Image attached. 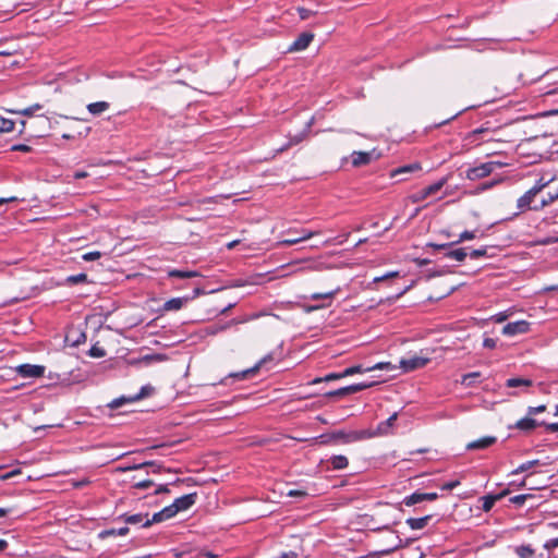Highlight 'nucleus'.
<instances>
[{
  "instance_id": "f257e3e1",
  "label": "nucleus",
  "mask_w": 558,
  "mask_h": 558,
  "mask_svg": "<svg viewBox=\"0 0 558 558\" xmlns=\"http://www.w3.org/2000/svg\"><path fill=\"white\" fill-rule=\"evenodd\" d=\"M197 494L192 493L177 498L170 506L156 512L150 520H146L144 527L150 526L153 523H159L174 517L178 512L185 511L196 502Z\"/></svg>"
},
{
  "instance_id": "f03ea898",
  "label": "nucleus",
  "mask_w": 558,
  "mask_h": 558,
  "mask_svg": "<svg viewBox=\"0 0 558 558\" xmlns=\"http://www.w3.org/2000/svg\"><path fill=\"white\" fill-rule=\"evenodd\" d=\"M547 184H536L527 192H525L517 202V207L519 210L524 211L526 209L534 210L535 197L546 187Z\"/></svg>"
},
{
  "instance_id": "7ed1b4c3",
  "label": "nucleus",
  "mask_w": 558,
  "mask_h": 558,
  "mask_svg": "<svg viewBox=\"0 0 558 558\" xmlns=\"http://www.w3.org/2000/svg\"><path fill=\"white\" fill-rule=\"evenodd\" d=\"M373 432L369 430H352V432H344V430H337L330 434V439L333 440H340L344 444L366 439L373 437Z\"/></svg>"
},
{
  "instance_id": "20e7f679",
  "label": "nucleus",
  "mask_w": 558,
  "mask_h": 558,
  "mask_svg": "<svg viewBox=\"0 0 558 558\" xmlns=\"http://www.w3.org/2000/svg\"><path fill=\"white\" fill-rule=\"evenodd\" d=\"M498 166H500V163L489 161V162H484L476 167L469 168L465 171V178L471 181L483 179V178L489 175L495 170V168Z\"/></svg>"
},
{
  "instance_id": "39448f33",
  "label": "nucleus",
  "mask_w": 558,
  "mask_h": 558,
  "mask_svg": "<svg viewBox=\"0 0 558 558\" xmlns=\"http://www.w3.org/2000/svg\"><path fill=\"white\" fill-rule=\"evenodd\" d=\"M154 387L150 386V385H146L144 387H142L141 391L132 397H129V398H119V399H116L113 400L111 403H110V407L112 409H117L119 408L120 405H122L124 402H135V401H138V400H142L146 397H149L153 392H154Z\"/></svg>"
},
{
  "instance_id": "423d86ee",
  "label": "nucleus",
  "mask_w": 558,
  "mask_h": 558,
  "mask_svg": "<svg viewBox=\"0 0 558 558\" xmlns=\"http://www.w3.org/2000/svg\"><path fill=\"white\" fill-rule=\"evenodd\" d=\"M530 330V323L526 320H518L509 323L502 328V335L513 337L517 335L526 333Z\"/></svg>"
},
{
  "instance_id": "0eeeda50",
  "label": "nucleus",
  "mask_w": 558,
  "mask_h": 558,
  "mask_svg": "<svg viewBox=\"0 0 558 558\" xmlns=\"http://www.w3.org/2000/svg\"><path fill=\"white\" fill-rule=\"evenodd\" d=\"M16 373L23 378H37L44 375L45 367L41 365L22 364L16 367Z\"/></svg>"
},
{
  "instance_id": "6e6552de",
  "label": "nucleus",
  "mask_w": 558,
  "mask_h": 558,
  "mask_svg": "<svg viewBox=\"0 0 558 558\" xmlns=\"http://www.w3.org/2000/svg\"><path fill=\"white\" fill-rule=\"evenodd\" d=\"M314 39V34L304 32L289 46L288 52H298L305 50Z\"/></svg>"
},
{
  "instance_id": "1a4fd4ad",
  "label": "nucleus",
  "mask_w": 558,
  "mask_h": 558,
  "mask_svg": "<svg viewBox=\"0 0 558 558\" xmlns=\"http://www.w3.org/2000/svg\"><path fill=\"white\" fill-rule=\"evenodd\" d=\"M429 362V359L422 356H410L400 361V367L404 372H412L424 367Z\"/></svg>"
},
{
  "instance_id": "9d476101",
  "label": "nucleus",
  "mask_w": 558,
  "mask_h": 558,
  "mask_svg": "<svg viewBox=\"0 0 558 558\" xmlns=\"http://www.w3.org/2000/svg\"><path fill=\"white\" fill-rule=\"evenodd\" d=\"M553 182H548L546 183L549 187L547 194H546V197H543L542 201L538 203V205H536L534 207V210H541L543 209L544 207L548 206L549 204H551L553 202H555L556 199H558V185H554L551 184Z\"/></svg>"
},
{
  "instance_id": "9b49d317",
  "label": "nucleus",
  "mask_w": 558,
  "mask_h": 558,
  "mask_svg": "<svg viewBox=\"0 0 558 558\" xmlns=\"http://www.w3.org/2000/svg\"><path fill=\"white\" fill-rule=\"evenodd\" d=\"M496 437L494 436H485L481 439L471 441L466 445L468 450H482L486 449L489 446L494 445L496 442Z\"/></svg>"
},
{
  "instance_id": "f8f14e48",
  "label": "nucleus",
  "mask_w": 558,
  "mask_h": 558,
  "mask_svg": "<svg viewBox=\"0 0 558 558\" xmlns=\"http://www.w3.org/2000/svg\"><path fill=\"white\" fill-rule=\"evenodd\" d=\"M541 425H543V423H539L535 418H533L532 416L527 415L526 417H523V418L519 420L515 423L514 427L520 429V430L530 432V430H533L534 428H536L537 426H541Z\"/></svg>"
},
{
  "instance_id": "ddd939ff",
  "label": "nucleus",
  "mask_w": 558,
  "mask_h": 558,
  "mask_svg": "<svg viewBox=\"0 0 558 558\" xmlns=\"http://www.w3.org/2000/svg\"><path fill=\"white\" fill-rule=\"evenodd\" d=\"M352 165L354 167H361L371 162V153L367 151H353L352 155Z\"/></svg>"
},
{
  "instance_id": "4468645a",
  "label": "nucleus",
  "mask_w": 558,
  "mask_h": 558,
  "mask_svg": "<svg viewBox=\"0 0 558 558\" xmlns=\"http://www.w3.org/2000/svg\"><path fill=\"white\" fill-rule=\"evenodd\" d=\"M432 518H433V515H430V514L422 517V518H410L407 520V524L412 530H422L425 526H427V524L429 523Z\"/></svg>"
},
{
  "instance_id": "2eb2a0df",
  "label": "nucleus",
  "mask_w": 558,
  "mask_h": 558,
  "mask_svg": "<svg viewBox=\"0 0 558 558\" xmlns=\"http://www.w3.org/2000/svg\"><path fill=\"white\" fill-rule=\"evenodd\" d=\"M398 414L393 413L391 416H389L386 421L381 422L377 426V432L373 433L375 435H385L389 432V429L393 426L395 422L397 421Z\"/></svg>"
},
{
  "instance_id": "dca6fc26",
  "label": "nucleus",
  "mask_w": 558,
  "mask_h": 558,
  "mask_svg": "<svg viewBox=\"0 0 558 558\" xmlns=\"http://www.w3.org/2000/svg\"><path fill=\"white\" fill-rule=\"evenodd\" d=\"M318 233H319L318 231L311 232V231L302 230L301 235L299 238L291 236L289 239L282 240L281 243L287 246L294 245V244H296L301 241L307 240Z\"/></svg>"
},
{
  "instance_id": "f3484780",
  "label": "nucleus",
  "mask_w": 558,
  "mask_h": 558,
  "mask_svg": "<svg viewBox=\"0 0 558 558\" xmlns=\"http://www.w3.org/2000/svg\"><path fill=\"white\" fill-rule=\"evenodd\" d=\"M328 463L331 465L333 470H342L345 469L349 464L348 458L344 456H333L328 460Z\"/></svg>"
},
{
  "instance_id": "a211bd4d",
  "label": "nucleus",
  "mask_w": 558,
  "mask_h": 558,
  "mask_svg": "<svg viewBox=\"0 0 558 558\" xmlns=\"http://www.w3.org/2000/svg\"><path fill=\"white\" fill-rule=\"evenodd\" d=\"M448 182V178L445 177V178H441L440 180H438L437 182L428 185L427 187H425V192L427 194V196H432V195H435L436 193H438L444 186L445 184Z\"/></svg>"
},
{
  "instance_id": "6ab92c4d",
  "label": "nucleus",
  "mask_w": 558,
  "mask_h": 558,
  "mask_svg": "<svg viewBox=\"0 0 558 558\" xmlns=\"http://www.w3.org/2000/svg\"><path fill=\"white\" fill-rule=\"evenodd\" d=\"M108 108H109V104L107 101H97V102L89 104L87 106L88 111L94 116H98V114L105 112Z\"/></svg>"
},
{
  "instance_id": "aec40b11",
  "label": "nucleus",
  "mask_w": 558,
  "mask_h": 558,
  "mask_svg": "<svg viewBox=\"0 0 558 558\" xmlns=\"http://www.w3.org/2000/svg\"><path fill=\"white\" fill-rule=\"evenodd\" d=\"M446 257L462 262L468 256L466 250L464 247L456 248V250H449L445 254Z\"/></svg>"
},
{
  "instance_id": "412c9836",
  "label": "nucleus",
  "mask_w": 558,
  "mask_h": 558,
  "mask_svg": "<svg viewBox=\"0 0 558 558\" xmlns=\"http://www.w3.org/2000/svg\"><path fill=\"white\" fill-rule=\"evenodd\" d=\"M129 527L128 526H123V527H120V529H109V530H104L99 533V537L100 538H107L109 536H114V535H120V536H124L129 533Z\"/></svg>"
},
{
  "instance_id": "4be33fe9",
  "label": "nucleus",
  "mask_w": 558,
  "mask_h": 558,
  "mask_svg": "<svg viewBox=\"0 0 558 558\" xmlns=\"http://www.w3.org/2000/svg\"><path fill=\"white\" fill-rule=\"evenodd\" d=\"M420 170H421V165L418 162H414V163L407 165V166H403V167H400V168L393 170L391 173V177H397L399 174L415 172V171H420Z\"/></svg>"
},
{
  "instance_id": "5701e85b",
  "label": "nucleus",
  "mask_w": 558,
  "mask_h": 558,
  "mask_svg": "<svg viewBox=\"0 0 558 558\" xmlns=\"http://www.w3.org/2000/svg\"><path fill=\"white\" fill-rule=\"evenodd\" d=\"M186 302V299L182 298H174L169 301H167L163 305V308L166 311H178L181 310L184 303Z\"/></svg>"
},
{
  "instance_id": "b1692460",
  "label": "nucleus",
  "mask_w": 558,
  "mask_h": 558,
  "mask_svg": "<svg viewBox=\"0 0 558 558\" xmlns=\"http://www.w3.org/2000/svg\"><path fill=\"white\" fill-rule=\"evenodd\" d=\"M171 278L187 279L198 276L196 271L172 269L168 272Z\"/></svg>"
},
{
  "instance_id": "393cba45",
  "label": "nucleus",
  "mask_w": 558,
  "mask_h": 558,
  "mask_svg": "<svg viewBox=\"0 0 558 558\" xmlns=\"http://www.w3.org/2000/svg\"><path fill=\"white\" fill-rule=\"evenodd\" d=\"M423 501H425L424 493H420V492H415L412 495L407 496L403 499V504L409 507L420 504V502H423Z\"/></svg>"
},
{
  "instance_id": "a878e982",
  "label": "nucleus",
  "mask_w": 558,
  "mask_h": 558,
  "mask_svg": "<svg viewBox=\"0 0 558 558\" xmlns=\"http://www.w3.org/2000/svg\"><path fill=\"white\" fill-rule=\"evenodd\" d=\"M351 393H353L352 385L339 388L337 390L329 391V392L326 393V397H328V398H336V397L337 398H342V397H345V396L351 395Z\"/></svg>"
},
{
  "instance_id": "bb28decb",
  "label": "nucleus",
  "mask_w": 558,
  "mask_h": 558,
  "mask_svg": "<svg viewBox=\"0 0 558 558\" xmlns=\"http://www.w3.org/2000/svg\"><path fill=\"white\" fill-rule=\"evenodd\" d=\"M123 517H124L125 523H128V524L142 523L143 526H144V523L146 522V520H148L147 514H142V513L132 514V515H123Z\"/></svg>"
},
{
  "instance_id": "cd10ccee",
  "label": "nucleus",
  "mask_w": 558,
  "mask_h": 558,
  "mask_svg": "<svg viewBox=\"0 0 558 558\" xmlns=\"http://www.w3.org/2000/svg\"><path fill=\"white\" fill-rule=\"evenodd\" d=\"M146 466H155V461H146V462H142V463L133 464V465H123V466H119L117 470L120 472H128V471H132V470L144 469Z\"/></svg>"
},
{
  "instance_id": "c85d7f7f",
  "label": "nucleus",
  "mask_w": 558,
  "mask_h": 558,
  "mask_svg": "<svg viewBox=\"0 0 558 558\" xmlns=\"http://www.w3.org/2000/svg\"><path fill=\"white\" fill-rule=\"evenodd\" d=\"M531 385H532V380L524 379V378H509L506 381V386L509 388H514V387H520V386L529 387Z\"/></svg>"
},
{
  "instance_id": "c756f323",
  "label": "nucleus",
  "mask_w": 558,
  "mask_h": 558,
  "mask_svg": "<svg viewBox=\"0 0 558 558\" xmlns=\"http://www.w3.org/2000/svg\"><path fill=\"white\" fill-rule=\"evenodd\" d=\"M270 359H271V356H270V355L265 356L263 360H260V361L258 362V364H257L254 368H252V369H246V371L241 372V373L232 374L231 376L236 377V378H240V379H244V378H246V377H247V375H248V374H251V373L255 372L256 369H258V368L260 367V365H263L264 363H266V362H267L268 360H270Z\"/></svg>"
},
{
  "instance_id": "7c9ffc66",
  "label": "nucleus",
  "mask_w": 558,
  "mask_h": 558,
  "mask_svg": "<svg viewBox=\"0 0 558 558\" xmlns=\"http://www.w3.org/2000/svg\"><path fill=\"white\" fill-rule=\"evenodd\" d=\"M165 360H166V355H163V354H147V355H144L140 360V362L144 363L145 365H148V364H151L155 362H162Z\"/></svg>"
},
{
  "instance_id": "2f4dec72",
  "label": "nucleus",
  "mask_w": 558,
  "mask_h": 558,
  "mask_svg": "<svg viewBox=\"0 0 558 558\" xmlns=\"http://www.w3.org/2000/svg\"><path fill=\"white\" fill-rule=\"evenodd\" d=\"M515 553L520 558H531L534 554V549L529 545H522L517 547Z\"/></svg>"
},
{
  "instance_id": "473e14b6",
  "label": "nucleus",
  "mask_w": 558,
  "mask_h": 558,
  "mask_svg": "<svg viewBox=\"0 0 558 558\" xmlns=\"http://www.w3.org/2000/svg\"><path fill=\"white\" fill-rule=\"evenodd\" d=\"M538 464H539L538 460H532V461L524 462V463L520 464L515 470H513L512 474L523 473V472L529 471L530 469H532L533 466L538 465Z\"/></svg>"
},
{
  "instance_id": "72a5a7b5",
  "label": "nucleus",
  "mask_w": 558,
  "mask_h": 558,
  "mask_svg": "<svg viewBox=\"0 0 558 558\" xmlns=\"http://www.w3.org/2000/svg\"><path fill=\"white\" fill-rule=\"evenodd\" d=\"M339 291H340V288H337V289L326 292V293H313L311 295V299L312 300H332Z\"/></svg>"
},
{
  "instance_id": "f704fd0d",
  "label": "nucleus",
  "mask_w": 558,
  "mask_h": 558,
  "mask_svg": "<svg viewBox=\"0 0 558 558\" xmlns=\"http://www.w3.org/2000/svg\"><path fill=\"white\" fill-rule=\"evenodd\" d=\"M14 125L15 123L12 120L0 117V133L12 132Z\"/></svg>"
},
{
  "instance_id": "c9c22d12",
  "label": "nucleus",
  "mask_w": 558,
  "mask_h": 558,
  "mask_svg": "<svg viewBox=\"0 0 558 558\" xmlns=\"http://www.w3.org/2000/svg\"><path fill=\"white\" fill-rule=\"evenodd\" d=\"M482 501H483L482 509L485 512H488L492 510V508L494 507L497 499H495V495H487L482 498Z\"/></svg>"
},
{
  "instance_id": "e433bc0d",
  "label": "nucleus",
  "mask_w": 558,
  "mask_h": 558,
  "mask_svg": "<svg viewBox=\"0 0 558 558\" xmlns=\"http://www.w3.org/2000/svg\"><path fill=\"white\" fill-rule=\"evenodd\" d=\"M340 378H344L343 372H341V373H331V374H328L327 376H325L324 378H315L312 381V384H318V383H322V381H330V380H336V379H340Z\"/></svg>"
},
{
  "instance_id": "4c0bfd02",
  "label": "nucleus",
  "mask_w": 558,
  "mask_h": 558,
  "mask_svg": "<svg viewBox=\"0 0 558 558\" xmlns=\"http://www.w3.org/2000/svg\"><path fill=\"white\" fill-rule=\"evenodd\" d=\"M102 254L99 251L88 252L81 255V259L84 262H94L99 259Z\"/></svg>"
},
{
  "instance_id": "58836bf2",
  "label": "nucleus",
  "mask_w": 558,
  "mask_h": 558,
  "mask_svg": "<svg viewBox=\"0 0 558 558\" xmlns=\"http://www.w3.org/2000/svg\"><path fill=\"white\" fill-rule=\"evenodd\" d=\"M396 366L392 365L390 362H380V363H377L373 366H369V367H366L365 371H375V369H395Z\"/></svg>"
},
{
  "instance_id": "ea45409f",
  "label": "nucleus",
  "mask_w": 558,
  "mask_h": 558,
  "mask_svg": "<svg viewBox=\"0 0 558 558\" xmlns=\"http://www.w3.org/2000/svg\"><path fill=\"white\" fill-rule=\"evenodd\" d=\"M90 485V480L88 477H83L82 480L72 478V489H81Z\"/></svg>"
},
{
  "instance_id": "a19ab883",
  "label": "nucleus",
  "mask_w": 558,
  "mask_h": 558,
  "mask_svg": "<svg viewBox=\"0 0 558 558\" xmlns=\"http://www.w3.org/2000/svg\"><path fill=\"white\" fill-rule=\"evenodd\" d=\"M366 367H363L362 365H354V366H351V367H348L343 371V375L344 377H348V376H351V375H354V374H360V373H365Z\"/></svg>"
},
{
  "instance_id": "79ce46f5",
  "label": "nucleus",
  "mask_w": 558,
  "mask_h": 558,
  "mask_svg": "<svg viewBox=\"0 0 558 558\" xmlns=\"http://www.w3.org/2000/svg\"><path fill=\"white\" fill-rule=\"evenodd\" d=\"M427 194L425 192V190H421V191H417L415 193H413L411 196H410V199L412 203H420V202H423L427 198Z\"/></svg>"
},
{
  "instance_id": "37998d69",
  "label": "nucleus",
  "mask_w": 558,
  "mask_h": 558,
  "mask_svg": "<svg viewBox=\"0 0 558 558\" xmlns=\"http://www.w3.org/2000/svg\"><path fill=\"white\" fill-rule=\"evenodd\" d=\"M532 495H517L510 498V501L517 506H522L527 498H531Z\"/></svg>"
},
{
  "instance_id": "c03bdc74",
  "label": "nucleus",
  "mask_w": 558,
  "mask_h": 558,
  "mask_svg": "<svg viewBox=\"0 0 558 558\" xmlns=\"http://www.w3.org/2000/svg\"><path fill=\"white\" fill-rule=\"evenodd\" d=\"M43 107L39 104H36L34 106L27 107L23 110H20L19 112L24 116H33L35 111L40 110Z\"/></svg>"
},
{
  "instance_id": "a18cd8bd",
  "label": "nucleus",
  "mask_w": 558,
  "mask_h": 558,
  "mask_svg": "<svg viewBox=\"0 0 558 558\" xmlns=\"http://www.w3.org/2000/svg\"><path fill=\"white\" fill-rule=\"evenodd\" d=\"M545 411H546V405L545 404H542V405H538V407H529L527 408V415L533 416V415H536L538 413H543Z\"/></svg>"
},
{
  "instance_id": "49530a36",
  "label": "nucleus",
  "mask_w": 558,
  "mask_h": 558,
  "mask_svg": "<svg viewBox=\"0 0 558 558\" xmlns=\"http://www.w3.org/2000/svg\"><path fill=\"white\" fill-rule=\"evenodd\" d=\"M478 376H480V373H477V372L465 374V375L462 377V384H464V385H471V384L473 383V380H474L475 378H477Z\"/></svg>"
},
{
  "instance_id": "de8ad7c7",
  "label": "nucleus",
  "mask_w": 558,
  "mask_h": 558,
  "mask_svg": "<svg viewBox=\"0 0 558 558\" xmlns=\"http://www.w3.org/2000/svg\"><path fill=\"white\" fill-rule=\"evenodd\" d=\"M88 354L93 357H102L105 355V350L99 347H92L88 351Z\"/></svg>"
},
{
  "instance_id": "09e8293b",
  "label": "nucleus",
  "mask_w": 558,
  "mask_h": 558,
  "mask_svg": "<svg viewBox=\"0 0 558 558\" xmlns=\"http://www.w3.org/2000/svg\"><path fill=\"white\" fill-rule=\"evenodd\" d=\"M374 383H360L352 385L353 393L365 390L369 387H372Z\"/></svg>"
},
{
  "instance_id": "8fccbe9b",
  "label": "nucleus",
  "mask_w": 558,
  "mask_h": 558,
  "mask_svg": "<svg viewBox=\"0 0 558 558\" xmlns=\"http://www.w3.org/2000/svg\"><path fill=\"white\" fill-rule=\"evenodd\" d=\"M452 245H453V242H451V243H442V244H436V243H432L430 242V243L426 244V246L433 247L434 250H437V251L448 250Z\"/></svg>"
},
{
  "instance_id": "3c124183",
  "label": "nucleus",
  "mask_w": 558,
  "mask_h": 558,
  "mask_svg": "<svg viewBox=\"0 0 558 558\" xmlns=\"http://www.w3.org/2000/svg\"><path fill=\"white\" fill-rule=\"evenodd\" d=\"M474 238H475L474 232H472V231H464V232H462L460 234L459 240L453 242V244L462 242V241L473 240Z\"/></svg>"
},
{
  "instance_id": "603ef678",
  "label": "nucleus",
  "mask_w": 558,
  "mask_h": 558,
  "mask_svg": "<svg viewBox=\"0 0 558 558\" xmlns=\"http://www.w3.org/2000/svg\"><path fill=\"white\" fill-rule=\"evenodd\" d=\"M260 316H262V314H259V313H255V314L248 315V316H246L245 318H242V319H239V318L233 319V320L231 322V324H243V323H246V322H248V320L256 319V318H258V317H260Z\"/></svg>"
},
{
  "instance_id": "864d4df0",
  "label": "nucleus",
  "mask_w": 558,
  "mask_h": 558,
  "mask_svg": "<svg viewBox=\"0 0 558 558\" xmlns=\"http://www.w3.org/2000/svg\"><path fill=\"white\" fill-rule=\"evenodd\" d=\"M86 279H87V276L84 272H81L77 275H72V284H77V283L84 282V281H86Z\"/></svg>"
},
{
  "instance_id": "5fc2aeb1",
  "label": "nucleus",
  "mask_w": 558,
  "mask_h": 558,
  "mask_svg": "<svg viewBox=\"0 0 558 558\" xmlns=\"http://www.w3.org/2000/svg\"><path fill=\"white\" fill-rule=\"evenodd\" d=\"M298 12H299L301 20H307L313 15V12L305 8H299Z\"/></svg>"
},
{
  "instance_id": "6e6d98bb",
  "label": "nucleus",
  "mask_w": 558,
  "mask_h": 558,
  "mask_svg": "<svg viewBox=\"0 0 558 558\" xmlns=\"http://www.w3.org/2000/svg\"><path fill=\"white\" fill-rule=\"evenodd\" d=\"M486 248H478V250H473L471 253H470V256L471 258L473 259H477L480 257H483V256H486Z\"/></svg>"
},
{
  "instance_id": "4d7b16f0",
  "label": "nucleus",
  "mask_w": 558,
  "mask_h": 558,
  "mask_svg": "<svg viewBox=\"0 0 558 558\" xmlns=\"http://www.w3.org/2000/svg\"><path fill=\"white\" fill-rule=\"evenodd\" d=\"M154 485V482L150 481V480H145V481H142V482H138L135 484V487L138 488V489H145V488H148L150 486Z\"/></svg>"
},
{
  "instance_id": "13d9d810",
  "label": "nucleus",
  "mask_w": 558,
  "mask_h": 558,
  "mask_svg": "<svg viewBox=\"0 0 558 558\" xmlns=\"http://www.w3.org/2000/svg\"><path fill=\"white\" fill-rule=\"evenodd\" d=\"M497 341L493 338H485L483 341V347L487 349L496 348Z\"/></svg>"
},
{
  "instance_id": "bf43d9fd",
  "label": "nucleus",
  "mask_w": 558,
  "mask_h": 558,
  "mask_svg": "<svg viewBox=\"0 0 558 558\" xmlns=\"http://www.w3.org/2000/svg\"><path fill=\"white\" fill-rule=\"evenodd\" d=\"M544 547L546 549H554V548L558 547V537L548 539L545 543Z\"/></svg>"
},
{
  "instance_id": "052dcab7",
  "label": "nucleus",
  "mask_w": 558,
  "mask_h": 558,
  "mask_svg": "<svg viewBox=\"0 0 558 558\" xmlns=\"http://www.w3.org/2000/svg\"><path fill=\"white\" fill-rule=\"evenodd\" d=\"M86 341V335L84 332H80L75 340H72V347L78 345Z\"/></svg>"
},
{
  "instance_id": "680f3d73",
  "label": "nucleus",
  "mask_w": 558,
  "mask_h": 558,
  "mask_svg": "<svg viewBox=\"0 0 558 558\" xmlns=\"http://www.w3.org/2000/svg\"><path fill=\"white\" fill-rule=\"evenodd\" d=\"M12 150L26 153L31 150V147L24 144H17L12 146Z\"/></svg>"
},
{
  "instance_id": "e2e57ef3",
  "label": "nucleus",
  "mask_w": 558,
  "mask_h": 558,
  "mask_svg": "<svg viewBox=\"0 0 558 558\" xmlns=\"http://www.w3.org/2000/svg\"><path fill=\"white\" fill-rule=\"evenodd\" d=\"M290 497H305L306 493L304 490L292 489L288 493Z\"/></svg>"
},
{
  "instance_id": "0e129e2a",
  "label": "nucleus",
  "mask_w": 558,
  "mask_h": 558,
  "mask_svg": "<svg viewBox=\"0 0 558 558\" xmlns=\"http://www.w3.org/2000/svg\"><path fill=\"white\" fill-rule=\"evenodd\" d=\"M543 425L545 426L546 430L548 432H551V433H555V432H558V422L557 423H543Z\"/></svg>"
},
{
  "instance_id": "69168bd1",
  "label": "nucleus",
  "mask_w": 558,
  "mask_h": 558,
  "mask_svg": "<svg viewBox=\"0 0 558 558\" xmlns=\"http://www.w3.org/2000/svg\"><path fill=\"white\" fill-rule=\"evenodd\" d=\"M87 239H88L87 234H81V233L75 234L74 231L72 230V243L81 241V240H87Z\"/></svg>"
},
{
  "instance_id": "338daca9",
  "label": "nucleus",
  "mask_w": 558,
  "mask_h": 558,
  "mask_svg": "<svg viewBox=\"0 0 558 558\" xmlns=\"http://www.w3.org/2000/svg\"><path fill=\"white\" fill-rule=\"evenodd\" d=\"M459 484H460V482H459V481H452V482H449V483L444 484L442 489L451 490V489H453L454 487H457Z\"/></svg>"
},
{
  "instance_id": "774afa93",
  "label": "nucleus",
  "mask_w": 558,
  "mask_h": 558,
  "mask_svg": "<svg viewBox=\"0 0 558 558\" xmlns=\"http://www.w3.org/2000/svg\"><path fill=\"white\" fill-rule=\"evenodd\" d=\"M198 558H218V555L217 554H214L211 551H206V553H199Z\"/></svg>"
}]
</instances>
